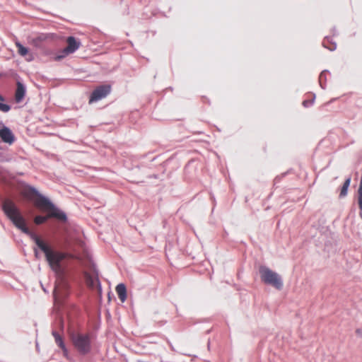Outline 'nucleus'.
<instances>
[{
  "label": "nucleus",
  "instance_id": "nucleus-10",
  "mask_svg": "<svg viewBox=\"0 0 362 362\" xmlns=\"http://www.w3.org/2000/svg\"><path fill=\"white\" fill-rule=\"evenodd\" d=\"M0 138L1 140L7 144H11L15 140V137L9 128L4 127L0 129Z\"/></svg>",
  "mask_w": 362,
  "mask_h": 362
},
{
  "label": "nucleus",
  "instance_id": "nucleus-2",
  "mask_svg": "<svg viewBox=\"0 0 362 362\" xmlns=\"http://www.w3.org/2000/svg\"><path fill=\"white\" fill-rule=\"evenodd\" d=\"M69 339L78 362L93 361V339L89 333L71 330L69 334Z\"/></svg>",
  "mask_w": 362,
  "mask_h": 362
},
{
  "label": "nucleus",
  "instance_id": "nucleus-13",
  "mask_svg": "<svg viewBox=\"0 0 362 362\" xmlns=\"http://www.w3.org/2000/svg\"><path fill=\"white\" fill-rule=\"evenodd\" d=\"M47 36L44 34H41L37 37L33 38L30 41L31 45L36 47H40L42 45V42L46 40Z\"/></svg>",
  "mask_w": 362,
  "mask_h": 362
},
{
  "label": "nucleus",
  "instance_id": "nucleus-12",
  "mask_svg": "<svg viewBox=\"0 0 362 362\" xmlns=\"http://www.w3.org/2000/svg\"><path fill=\"white\" fill-rule=\"evenodd\" d=\"M23 194L28 199L33 200L34 202L39 197V196H42L35 188L31 187L25 188L23 192Z\"/></svg>",
  "mask_w": 362,
  "mask_h": 362
},
{
  "label": "nucleus",
  "instance_id": "nucleus-14",
  "mask_svg": "<svg viewBox=\"0 0 362 362\" xmlns=\"http://www.w3.org/2000/svg\"><path fill=\"white\" fill-rule=\"evenodd\" d=\"M209 318H203V319H195V318H189L188 321L187 322V325L190 327L195 325L199 323H203V322H209Z\"/></svg>",
  "mask_w": 362,
  "mask_h": 362
},
{
  "label": "nucleus",
  "instance_id": "nucleus-22",
  "mask_svg": "<svg viewBox=\"0 0 362 362\" xmlns=\"http://www.w3.org/2000/svg\"><path fill=\"white\" fill-rule=\"evenodd\" d=\"M121 303H124L129 296H117Z\"/></svg>",
  "mask_w": 362,
  "mask_h": 362
},
{
  "label": "nucleus",
  "instance_id": "nucleus-20",
  "mask_svg": "<svg viewBox=\"0 0 362 362\" xmlns=\"http://www.w3.org/2000/svg\"><path fill=\"white\" fill-rule=\"evenodd\" d=\"M10 106L0 103V110L4 112H8L10 110Z\"/></svg>",
  "mask_w": 362,
  "mask_h": 362
},
{
  "label": "nucleus",
  "instance_id": "nucleus-9",
  "mask_svg": "<svg viewBox=\"0 0 362 362\" xmlns=\"http://www.w3.org/2000/svg\"><path fill=\"white\" fill-rule=\"evenodd\" d=\"M111 91V86L103 85L97 87L90 96L89 103L98 101L105 98Z\"/></svg>",
  "mask_w": 362,
  "mask_h": 362
},
{
  "label": "nucleus",
  "instance_id": "nucleus-26",
  "mask_svg": "<svg viewBox=\"0 0 362 362\" xmlns=\"http://www.w3.org/2000/svg\"><path fill=\"white\" fill-rule=\"evenodd\" d=\"M210 339H208V341H207V348H208V350H210Z\"/></svg>",
  "mask_w": 362,
  "mask_h": 362
},
{
  "label": "nucleus",
  "instance_id": "nucleus-28",
  "mask_svg": "<svg viewBox=\"0 0 362 362\" xmlns=\"http://www.w3.org/2000/svg\"><path fill=\"white\" fill-rule=\"evenodd\" d=\"M4 100V98L0 95V101H3Z\"/></svg>",
  "mask_w": 362,
  "mask_h": 362
},
{
  "label": "nucleus",
  "instance_id": "nucleus-16",
  "mask_svg": "<svg viewBox=\"0 0 362 362\" xmlns=\"http://www.w3.org/2000/svg\"><path fill=\"white\" fill-rule=\"evenodd\" d=\"M351 183V177H348L343 184L341 189L340 197H345L347 194L348 188Z\"/></svg>",
  "mask_w": 362,
  "mask_h": 362
},
{
  "label": "nucleus",
  "instance_id": "nucleus-3",
  "mask_svg": "<svg viewBox=\"0 0 362 362\" xmlns=\"http://www.w3.org/2000/svg\"><path fill=\"white\" fill-rule=\"evenodd\" d=\"M35 205L42 210L49 211L46 216H37L35 217L34 222L37 225L45 223L49 218H56L61 221L66 219V214L59 211L48 199L43 196H39L35 201Z\"/></svg>",
  "mask_w": 362,
  "mask_h": 362
},
{
  "label": "nucleus",
  "instance_id": "nucleus-5",
  "mask_svg": "<svg viewBox=\"0 0 362 362\" xmlns=\"http://www.w3.org/2000/svg\"><path fill=\"white\" fill-rule=\"evenodd\" d=\"M84 277L86 286L89 289L93 292H96L97 294H101L102 291L98 279V272L94 264H92L88 270L84 272Z\"/></svg>",
  "mask_w": 362,
  "mask_h": 362
},
{
  "label": "nucleus",
  "instance_id": "nucleus-6",
  "mask_svg": "<svg viewBox=\"0 0 362 362\" xmlns=\"http://www.w3.org/2000/svg\"><path fill=\"white\" fill-rule=\"evenodd\" d=\"M260 277L265 284H269L276 288H281L283 282L281 276L276 272L266 267H259Z\"/></svg>",
  "mask_w": 362,
  "mask_h": 362
},
{
  "label": "nucleus",
  "instance_id": "nucleus-1",
  "mask_svg": "<svg viewBox=\"0 0 362 362\" xmlns=\"http://www.w3.org/2000/svg\"><path fill=\"white\" fill-rule=\"evenodd\" d=\"M2 209L13 225L23 233L29 235L30 239L45 253L46 259L52 269L55 272H59L61 270V262L66 258V254L53 250L40 237L30 231L26 226L25 218L13 201L5 199L2 204Z\"/></svg>",
  "mask_w": 362,
  "mask_h": 362
},
{
  "label": "nucleus",
  "instance_id": "nucleus-19",
  "mask_svg": "<svg viewBox=\"0 0 362 362\" xmlns=\"http://www.w3.org/2000/svg\"><path fill=\"white\" fill-rule=\"evenodd\" d=\"M314 103V98H312L310 99H308V100H305L303 102V105L305 107H308L311 105H313Z\"/></svg>",
  "mask_w": 362,
  "mask_h": 362
},
{
  "label": "nucleus",
  "instance_id": "nucleus-29",
  "mask_svg": "<svg viewBox=\"0 0 362 362\" xmlns=\"http://www.w3.org/2000/svg\"><path fill=\"white\" fill-rule=\"evenodd\" d=\"M100 300H102V299H103V298H102V297H103V296H102V295H100Z\"/></svg>",
  "mask_w": 362,
  "mask_h": 362
},
{
  "label": "nucleus",
  "instance_id": "nucleus-27",
  "mask_svg": "<svg viewBox=\"0 0 362 362\" xmlns=\"http://www.w3.org/2000/svg\"><path fill=\"white\" fill-rule=\"evenodd\" d=\"M36 349L37 351H39V345H38V343H36Z\"/></svg>",
  "mask_w": 362,
  "mask_h": 362
},
{
  "label": "nucleus",
  "instance_id": "nucleus-7",
  "mask_svg": "<svg viewBox=\"0 0 362 362\" xmlns=\"http://www.w3.org/2000/svg\"><path fill=\"white\" fill-rule=\"evenodd\" d=\"M52 335L54 339L55 344L62 350L63 356L69 361H73L74 358L68 349L64 337L55 329H52Z\"/></svg>",
  "mask_w": 362,
  "mask_h": 362
},
{
  "label": "nucleus",
  "instance_id": "nucleus-15",
  "mask_svg": "<svg viewBox=\"0 0 362 362\" xmlns=\"http://www.w3.org/2000/svg\"><path fill=\"white\" fill-rule=\"evenodd\" d=\"M16 47L18 48V53L22 56L25 57L28 54V49L25 47L23 46L19 42L16 41L15 42Z\"/></svg>",
  "mask_w": 362,
  "mask_h": 362
},
{
  "label": "nucleus",
  "instance_id": "nucleus-23",
  "mask_svg": "<svg viewBox=\"0 0 362 362\" xmlns=\"http://www.w3.org/2000/svg\"><path fill=\"white\" fill-rule=\"evenodd\" d=\"M356 333L358 336L362 337V329L361 328H357L356 329Z\"/></svg>",
  "mask_w": 362,
  "mask_h": 362
},
{
  "label": "nucleus",
  "instance_id": "nucleus-11",
  "mask_svg": "<svg viewBox=\"0 0 362 362\" xmlns=\"http://www.w3.org/2000/svg\"><path fill=\"white\" fill-rule=\"evenodd\" d=\"M25 95V88L22 83H16V89L15 92V100L16 103H21Z\"/></svg>",
  "mask_w": 362,
  "mask_h": 362
},
{
  "label": "nucleus",
  "instance_id": "nucleus-4",
  "mask_svg": "<svg viewBox=\"0 0 362 362\" xmlns=\"http://www.w3.org/2000/svg\"><path fill=\"white\" fill-rule=\"evenodd\" d=\"M69 296H52V303L54 308L59 313L64 312L76 319L82 315V308L72 302Z\"/></svg>",
  "mask_w": 362,
  "mask_h": 362
},
{
  "label": "nucleus",
  "instance_id": "nucleus-24",
  "mask_svg": "<svg viewBox=\"0 0 362 362\" xmlns=\"http://www.w3.org/2000/svg\"><path fill=\"white\" fill-rule=\"evenodd\" d=\"M107 298H108V300L110 301L112 300V299L114 298L115 299V296H110V295H108L107 296Z\"/></svg>",
  "mask_w": 362,
  "mask_h": 362
},
{
  "label": "nucleus",
  "instance_id": "nucleus-25",
  "mask_svg": "<svg viewBox=\"0 0 362 362\" xmlns=\"http://www.w3.org/2000/svg\"><path fill=\"white\" fill-rule=\"evenodd\" d=\"M211 332H212V328H210V329H207V330L205 332V334H209Z\"/></svg>",
  "mask_w": 362,
  "mask_h": 362
},
{
  "label": "nucleus",
  "instance_id": "nucleus-18",
  "mask_svg": "<svg viewBox=\"0 0 362 362\" xmlns=\"http://www.w3.org/2000/svg\"><path fill=\"white\" fill-rule=\"evenodd\" d=\"M158 335L156 333L148 334L146 336V338L148 339V341L150 343H157L155 337H158Z\"/></svg>",
  "mask_w": 362,
  "mask_h": 362
},
{
  "label": "nucleus",
  "instance_id": "nucleus-17",
  "mask_svg": "<svg viewBox=\"0 0 362 362\" xmlns=\"http://www.w3.org/2000/svg\"><path fill=\"white\" fill-rule=\"evenodd\" d=\"M116 291L117 294H126V286L124 284H119L116 286Z\"/></svg>",
  "mask_w": 362,
  "mask_h": 362
},
{
  "label": "nucleus",
  "instance_id": "nucleus-8",
  "mask_svg": "<svg viewBox=\"0 0 362 362\" xmlns=\"http://www.w3.org/2000/svg\"><path fill=\"white\" fill-rule=\"evenodd\" d=\"M67 47L63 49L61 52V54L57 55L54 57L55 61H59L65 57L66 55L74 52L76 49H78L80 46V42H77L75 37L70 36L66 39Z\"/></svg>",
  "mask_w": 362,
  "mask_h": 362
},
{
  "label": "nucleus",
  "instance_id": "nucleus-21",
  "mask_svg": "<svg viewBox=\"0 0 362 362\" xmlns=\"http://www.w3.org/2000/svg\"><path fill=\"white\" fill-rule=\"evenodd\" d=\"M57 326H58V329L62 331V332H64V320L60 319L59 320L58 322H57Z\"/></svg>",
  "mask_w": 362,
  "mask_h": 362
}]
</instances>
